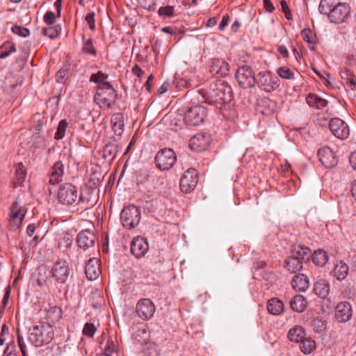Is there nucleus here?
<instances>
[{
	"mask_svg": "<svg viewBox=\"0 0 356 356\" xmlns=\"http://www.w3.org/2000/svg\"><path fill=\"white\" fill-rule=\"evenodd\" d=\"M54 327L46 322H37L29 329V341L35 347L50 343L54 339Z\"/></svg>",
	"mask_w": 356,
	"mask_h": 356,
	"instance_id": "1",
	"label": "nucleus"
},
{
	"mask_svg": "<svg viewBox=\"0 0 356 356\" xmlns=\"http://www.w3.org/2000/svg\"><path fill=\"white\" fill-rule=\"evenodd\" d=\"M117 98L118 93L111 83H104L97 86L95 101L100 107H113Z\"/></svg>",
	"mask_w": 356,
	"mask_h": 356,
	"instance_id": "2",
	"label": "nucleus"
},
{
	"mask_svg": "<svg viewBox=\"0 0 356 356\" xmlns=\"http://www.w3.org/2000/svg\"><path fill=\"white\" fill-rule=\"evenodd\" d=\"M233 98V92L231 86L225 82L215 84L214 88L207 97L206 102L211 105L217 103H229Z\"/></svg>",
	"mask_w": 356,
	"mask_h": 356,
	"instance_id": "3",
	"label": "nucleus"
},
{
	"mask_svg": "<svg viewBox=\"0 0 356 356\" xmlns=\"http://www.w3.org/2000/svg\"><path fill=\"white\" fill-rule=\"evenodd\" d=\"M350 13L351 8L348 3L338 2L326 15L331 23L341 24L346 22Z\"/></svg>",
	"mask_w": 356,
	"mask_h": 356,
	"instance_id": "4",
	"label": "nucleus"
},
{
	"mask_svg": "<svg viewBox=\"0 0 356 356\" xmlns=\"http://www.w3.org/2000/svg\"><path fill=\"white\" fill-rule=\"evenodd\" d=\"M120 219L124 227L131 229L136 227L140 220V211L134 205L125 207L120 213Z\"/></svg>",
	"mask_w": 356,
	"mask_h": 356,
	"instance_id": "5",
	"label": "nucleus"
},
{
	"mask_svg": "<svg viewBox=\"0 0 356 356\" xmlns=\"http://www.w3.org/2000/svg\"><path fill=\"white\" fill-rule=\"evenodd\" d=\"M207 115V108L204 106L198 104L186 110L184 120L187 125L197 126L204 122Z\"/></svg>",
	"mask_w": 356,
	"mask_h": 356,
	"instance_id": "6",
	"label": "nucleus"
},
{
	"mask_svg": "<svg viewBox=\"0 0 356 356\" xmlns=\"http://www.w3.org/2000/svg\"><path fill=\"white\" fill-rule=\"evenodd\" d=\"M278 82V78L268 71L259 72L255 76V83L268 92L275 90L279 86Z\"/></svg>",
	"mask_w": 356,
	"mask_h": 356,
	"instance_id": "7",
	"label": "nucleus"
},
{
	"mask_svg": "<svg viewBox=\"0 0 356 356\" xmlns=\"http://www.w3.org/2000/svg\"><path fill=\"white\" fill-rule=\"evenodd\" d=\"M238 86L243 88H251L255 85V76L252 69L248 65L239 67L235 74Z\"/></svg>",
	"mask_w": 356,
	"mask_h": 356,
	"instance_id": "8",
	"label": "nucleus"
},
{
	"mask_svg": "<svg viewBox=\"0 0 356 356\" xmlns=\"http://www.w3.org/2000/svg\"><path fill=\"white\" fill-rule=\"evenodd\" d=\"M176 160V154L170 148L160 150L155 157L156 166L161 170H170L175 165Z\"/></svg>",
	"mask_w": 356,
	"mask_h": 356,
	"instance_id": "9",
	"label": "nucleus"
},
{
	"mask_svg": "<svg viewBox=\"0 0 356 356\" xmlns=\"http://www.w3.org/2000/svg\"><path fill=\"white\" fill-rule=\"evenodd\" d=\"M198 182L197 172L195 168H189L181 176L179 187L181 192L190 193L193 191Z\"/></svg>",
	"mask_w": 356,
	"mask_h": 356,
	"instance_id": "10",
	"label": "nucleus"
},
{
	"mask_svg": "<svg viewBox=\"0 0 356 356\" xmlns=\"http://www.w3.org/2000/svg\"><path fill=\"white\" fill-rule=\"evenodd\" d=\"M58 197L62 204L72 205L77 201L78 191L72 184L65 183L60 186Z\"/></svg>",
	"mask_w": 356,
	"mask_h": 356,
	"instance_id": "11",
	"label": "nucleus"
},
{
	"mask_svg": "<svg viewBox=\"0 0 356 356\" xmlns=\"http://www.w3.org/2000/svg\"><path fill=\"white\" fill-rule=\"evenodd\" d=\"M136 312L144 321L151 319L155 312V305L149 298H142L136 304Z\"/></svg>",
	"mask_w": 356,
	"mask_h": 356,
	"instance_id": "12",
	"label": "nucleus"
},
{
	"mask_svg": "<svg viewBox=\"0 0 356 356\" xmlns=\"http://www.w3.org/2000/svg\"><path fill=\"white\" fill-rule=\"evenodd\" d=\"M329 129L336 138L341 140L346 139L350 135L349 126L338 118L331 119L329 122Z\"/></svg>",
	"mask_w": 356,
	"mask_h": 356,
	"instance_id": "13",
	"label": "nucleus"
},
{
	"mask_svg": "<svg viewBox=\"0 0 356 356\" xmlns=\"http://www.w3.org/2000/svg\"><path fill=\"white\" fill-rule=\"evenodd\" d=\"M70 273V268L65 261H56L51 269V275L56 281L63 284L66 282Z\"/></svg>",
	"mask_w": 356,
	"mask_h": 356,
	"instance_id": "14",
	"label": "nucleus"
},
{
	"mask_svg": "<svg viewBox=\"0 0 356 356\" xmlns=\"http://www.w3.org/2000/svg\"><path fill=\"white\" fill-rule=\"evenodd\" d=\"M26 213V207L22 206L18 201L14 202L10 207V225L18 229L21 226Z\"/></svg>",
	"mask_w": 356,
	"mask_h": 356,
	"instance_id": "15",
	"label": "nucleus"
},
{
	"mask_svg": "<svg viewBox=\"0 0 356 356\" xmlns=\"http://www.w3.org/2000/svg\"><path fill=\"white\" fill-rule=\"evenodd\" d=\"M97 241L96 235L89 229L80 232L76 237V242L79 247L84 250L94 247Z\"/></svg>",
	"mask_w": 356,
	"mask_h": 356,
	"instance_id": "16",
	"label": "nucleus"
},
{
	"mask_svg": "<svg viewBox=\"0 0 356 356\" xmlns=\"http://www.w3.org/2000/svg\"><path fill=\"white\" fill-rule=\"evenodd\" d=\"M210 136L207 133H198L193 136L189 143L191 149L195 152L205 150L209 145Z\"/></svg>",
	"mask_w": 356,
	"mask_h": 356,
	"instance_id": "17",
	"label": "nucleus"
},
{
	"mask_svg": "<svg viewBox=\"0 0 356 356\" xmlns=\"http://www.w3.org/2000/svg\"><path fill=\"white\" fill-rule=\"evenodd\" d=\"M318 156L321 163L327 168H333L338 163V159L334 153L328 147L319 149Z\"/></svg>",
	"mask_w": 356,
	"mask_h": 356,
	"instance_id": "18",
	"label": "nucleus"
},
{
	"mask_svg": "<svg viewBox=\"0 0 356 356\" xmlns=\"http://www.w3.org/2000/svg\"><path fill=\"white\" fill-rule=\"evenodd\" d=\"M352 314V307L348 302H341L335 308V318L339 323L348 322L351 318Z\"/></svg>",
	"mask_w": 356,
	"mask_h": 356,
	"instance_id": "19",
	"label": "nucleus"
},
{
	"mask_svg": "<svg viewBox=\"0 0 356 356\" xmlns=\"http://www.w3.org/2000/svg\"><path fill=\"white\" fill-rule=\"evenodd\" d=\"M149 249L147 241L140 236L134 238L131 244V252L136 258H141L145 255Z\"/></svg>",
	"mask_w": 356,
	"mask_h": 356,
	"instance_id": "20",
	"label": "nucleus"
},
{
	"mask_svg": "<svg viewBox=\"0 0 356 356\" xmlns=\"http://www.w3.org/2000/svg\"><path fill=\"white\" fill-rule=\"evenodd\" d=\"M119 149V143L115 138L111 137L103 149V158L111 162L115 158Z\"/></svg>",
	"mask_w": 356,
	"mask_h": 356,
	"instance_id": "21",
	"label": "nucleus"
},
{
	"mask_svg": "<svg viewBox=\"0 0 356 356\" xmlns=\"http://www.w3.org/2000/svg\"><path fill=\"white\" fill-rule=\"evenodd\" d=\"M85 273L89 280H95L101 273L99 261L97 258L90 259L86 264Z\"/></svg>",
	"mask_w": 356,
	"mask_h": 356,
	"instance_id": "22",
	"label": "nucleus"
},
{
	"mask_svg": "<svg viewBox=\"0 0 356 356\" xmlns=\"http://www.w3.org/2000/svg\"><path fill=\"white\" fill-rule=\"evenodd\" d=\"M64 165L61 161H56L50 170L49 184L56 185L61 182L64 175Z\"/></svg>",
	"mask_w": 356,
	"mask_h": 356,
	"instance_id": "23",
	"label": "nucleus"
},
{
	"mask_svg": "<svg viewBox=\"0 0 356 356\" xmlns=\"http://www.w3.org/2000/svg\"><path fill=\"white\" fill-rule=\"evenodd\" d=\"M211 72L219 76H225L229 71V64L221 59H214L211 65Z\"/></svg>",
	"mask_w": 356,
	"mask_h": 356,
	"instance_id": "24",
	"label": "nucleus"
},
{
	"mask_svg": "<svg viewBox=\"0 0 356 356\" xmlns=\"http://www.w3.org/2000/svg\"><path fill=\"white\" fill-rule=\"evenodd\" d=\"M330 284L325 279H318L314 283V293L323 299H325L327 297L330 293Z\"/></svg>",
	"mask_w": 356,
	"mask_h": 356,
	"instance_id": "25",
	"label": "nucleus"
},
{
	"mask_svg": "<svg viewBox=\"0 0 356 356\" xmlns=\"http://www.w3.org/2000/svg\"><path fill=\"white\" fill-rule=\"evenodd\" d=\"M291 286L296 291H305L309 286V278L305 274H297L291 281Z\"/></svg>",
	"mask_w": 356,
	"mask_h": 356,
	"instance_id": "26",
	"label": "nucleus"
},
{
	"mask_svg": "<svg viewBox=\"0 0 356 356\" xmlns=\"http://www.w3.org/2000/svg\"><path fill=\"white\" fill-rule=\"evenodd\" d=\"M306 102L310 107L323 109L327 106L328 102L316 94L309 93L306 97Z\"/></svg>",
	"mask_w": 356,
	"mask_h": 356,
	"instance_id": "27",
	"label": "nucleus"
},
{
	"mask_svg": "<svg viewBox=\"0 0 356 356\" xmlns=\"http://www.w3.org/2000/svg\"><path fill=\"white\" fill-rule=\"evenodd\" d=\"M287 337L292 342L300 343L305 337V330L300 325H295L289 330Z\"/></svg>",
	"mask_w": 356,
	"mask_h": 356,
	"instance_id": "28",
	"label": "nucleus"
},
{
	"mask_svg": "<svg viewBox=\"0 0 356 356\" xmlns=\"http://www.w3.org/2000/svg\"><path fill=\"white\" fill-rule=\"evenodd\" d=\"M310 251L311 250L309 247L302 243H300L293 246L291 248V255L303 261L305 260H309L307 256Z\"/></svg>",
	"mask_w": 356,
	"mask_h": 356,
	"instance_id": "29",
	"label": "nucleus"
},
{
	"mask_svg": "<svg viewBox=\"0 0 356 356\" xmlns=\"http://www.w3.org/2000/svg\"><path fill=\"white\" fill-rule=\"evenodd\" d=\"M311 257L313 263L318 267H323L329 259L327 253L323 249L315 250Z\"/></svg>",
	"mask_w": 356,
	"mask_h": 356,
	"instance_id": "30",
	"label": "nucleus"
},
{
	"mask_svg": "<svg viewBox=\"0 0 356 356\" xmlns=\"http://www.w3.org/2000/svg\"><path fill=\"white\" fill-rule=\"evenodd\" d=\"M342 83L351 90H354L356 88V76L349 70H345L340 72Z\"/></svg>",
	"mask_w": 356,
	"mask_h": 356,
	"instance_id": "31",
	"label": "nucleus"
},
{
	"mask_svg": "<svg viewBox=\"0 0 356 356\" xmlns=\"http://www.w3.org/2000/svg\"><path fill=\"white\" fill-rule=\"evenodd\" d=\"M307 302L302 295L295 296L290 302L291 308L296 312L301 313L307 308Z\"/></svg>",
	"mask_w": 356,
	"mask_h": 356,
	"instance_id": "32",
	"label": "nucleus"
},
{
	"mask_svg": "<svg viewBox=\"0 0 356 356\" xmlns=\"http://www.w3.org/2000/svg\"><path fill=\"white\" fill-rule=\"evenodd\" d=\"M283 302L276 298L270 299L267 302V309L273 315H280L284 310Z\"/></svg>",
	"mask_w": 356,
	"mask_h": 356,
	"instance_id": "33",
	"label": "nucleus"
},
{
	"mask_svg": "<svg viewBox=\"0 0 356 356\" xmlns=\"http://www.w3.org/2000/svg\"><path fill=\"white\" fill-rule=\"evenodd\" d=\"M302 261L293 255H291L284 261L285 267L291 273H296V271L302 269Z\"/></svg>",
	"mask_w": 356,
	"mask_h": 356,
	"instance_id": "34",
	"label": "nucleus"
},
{
	"mask_svg": "<svg viewBox=\"0 0 356 356\" xmlns=\"http://www.w3.org/2000/svg\"><path fill=\"white\" fill-rule=\"evenodd\" d=\"M26 177V171L22 163H17L15 168V179L13 181V187L17 188L22 184Z\"/></svg>",
	"mask_w": 356,
	"mask_h": 356,
	"instance_id": "35",
	"label": "nucleus"
},
{
	"mask_svg": "<svg viewBox=\"0 0 356 356\" xmlns=\"http://www.w3.org/2000/svg\"><path fill=\"white\" fill-rule=\"evenodd\" d=\"M62 318V309L58 307H50L46 314V318L48 321V323H55L58 322Z\"/></svg>",
	"mask_w": 356,
	"mask_h": 356,
	"instance_id": "36",
	"label": "nucleus"
},
{
	"mask_svg": "<svg viewBox=\"0 0 356 356\" xmlns=\"http://www.w3.org/2000/svg\"><path fill=\"white\" fill-rule=\"evenodd\" d=\"M113 130L118 136H121L124 130V118L121 113H117L112 118Z\"/></svg>",
	"mask_w": 356,
	"mask_h": 356,
	"instance_id": "37",
	"label": "nucleus"
},
{
	"mask_svg": "<svg viewBox=\"0 0 356 356\" xmlns=\"http://www.w3.org/2000/svg\"><path fill=\"white\" fill-rule=\"evenodd\" d=\"M348 266L343 261H340L337 264L334 268V276L338 280H344L348 274Z\"/></svg>",
	"mask_w": 356,
	"mask_h": 356,
	"instance_id": "38",
	"label": "nucleus"
},
{
	"mask_svg": "<svg viewBox=\"0 0 356 356\" xmlns=\"http://www.w3.org/2000/svg\"><path fill=\"white\" fill-rule=\"evenodd\" d=\"M300 343V348L305 355L312 353L316 347L315 341L311 337H305Z\"/></svg>",
	"mask_w": 356,
	"mask_h": 356,
	"instance_id": "39",
	"label": "nucleus"
},
{
	"mask_svg": "<svg viewBox=\"0 0 356 356\" xmlns=\"http://www.w3.org/2000/svg\"><path fill=\"white\" fill-rule=\"evenodd\" d=\"M301 35L304 41L308 43V47L311 50L315 49L316 36L313 34L310 29H304L301 31Z\"/></svg>",
	"mask_w": 356,
	"mask_h": 356,
	"instance_id": "40",
	"label": "nucleus"
},
{
	"mask_svg": "<svg viewBox=\"0 0 356 356\" xmlns=\"http://www.w3.org/2000/svg\"><path fill=\"white\" fill-rule=\"evenodd\" d=\"M60 31L61 26L60 24L49 25L48 27L44 28L42 30L43 34L51 39L56 38L60 33Z\"/></svg>",
	"mask_w": 356,
	"mask_h": 356,
	"instance_id": "41",
	"label": "nucleus"
},
{
	"mask_svg": "<svg viewBox=\"0 0 356 356\" xmlns=\"http://www.w3.org/2000/svg\"><path fill=\"white\" fill-rule=\"evenodd\" d=\"M338 2L339 0H321L318 10L321 14L326 15Z\"/></svg>",
	"mask_w": 356,
	"mask_h": 356,
	"instance_id": "42",
	"label": "nucleus"
},
{
	"mask_svg": "<svg viewBox=\"0 0 356 356\" xmlns=\"http://www.w3.org/2000/svg\"><path fill=\"white\" fill-rule=\"evenodd\" d=\"M16 51V48L13 43L10 42H5L0 47V58H5L12 52Z\"/></svg>",
	"mask_w": 356,
	"mask_h": 356,
	"instance_id": "43",
	"label": "nucleus"
},
{
	"mask_svg": "<svg viewBox=\"0 0 356 356\" xmlns=\"http://www.w3.org/2000/svg\"><path fill=\"white\" fill-rule=\"evenodd\" d=\"M82 52L83 54H90L94 57L97 56V51L93 45L92 40L91 38L83 41Z\"/></svg>",
	"mask_w": 356,
	"mask_h": 356,
	"instance_id": "44",
	"label": "nucleus"
},
{
	"mask_svg": "<svg viewBox=\"0 0 356 356\" xmlns=\"http://www.w3.org/2000/svg\"><path fill=\"white\" fill-rule=\"evenodd\" d=\"M68 127V122L66 120H62L58 123L54 138L57 140H61L65 137L66 129Z\"/></svg>",
	"mask_w": 356,
	"mask_h": 356,
	"instance_id": "45",
	"label": "nucleus"
},
{
	"mask_svg": "<svg viewBox=\"0 0 356 356\" xmlns=\"http://www.w3.org/2000/svg\"><path fill=\"white\" fill-rule=\"evenodd\" d=\"M108 75L103 73L102 71H99L96 74H92L90 77V81L98 83V85H103L104 83H109L106 80L108 79Z\"/></svg>",
	"mask_w": 356,
	"mask_h": 356,
	"instance_id": "46",
	"label": "nucleus"
},
{
	"mask_svg": "<svg viewBox=\"0 0 356 356\" xmlns=\"http://www.w3.org/2000/svg\"><path fill=\"white\" fill-rule=\"evenodd\" d=\"M262 105L264 107H268L266 111H262V113L266 115H270L275 111L277 108L276 102L271 100L268 98L264 99L262 100Z\"/></svg>",
	"mask_w": 356,
	"mask_h": 356,
	"instance_id": "47",
	"label": "nucleus"
},
{
	"mask_svg": "<svg viewBox=\"0 0 356 356\" xmlns=\"http://www.w3.org/2000/svg\"><path fill=\"white\" fill-rule=\"evenodd\" d=\"M277 73L282 79L289 80L295 79L294 73L286 66L279 67L277 70Z\"/></svg>",
	"mask_w": 356,
	"mask_h": 356,
	"instance_id": "48",
	"label": "nucleus"
},
{
	"mask_svg": "<svg viewBox=\"0 0 356 356\" xmlns=\"http://www.w3.org/2000/svg\"><path fill=\"white\" fill-rule=\"evenodd\" d=\"M97 328L92 323H86L83 329V334L88 337H93Z\"/></svg>",
	"mask_w": 356,
	"mask_h": 356,
	"instance_id": "49",
	"label": "nucleus"
},
{
	"mask_svg": "<svg viewBox=\"0 0 356 356\" xmlns=\"http://www.w3.org/2000/svg\"><path fill=\"white\" fill-rule=\"evenodd\" d=\"M117 346L113 341L108 340L104 348V356H112V353L116 350Z\"/></svg>",
	"mask_w": 356,
	"mask_h": 356,
	"instance_id": "50",
	"label": "nucleus"
},
{
	"mask_svg": "<svg viewBox=\"0 0 356 356\" xmlns=\"http://www.w3.org/2000/svg\"><path fill=\"white\" fill-rule=\"evenodd\" d=\"M140 6L149 11H154L156 8V0H138Z\"/></svg>",
	"mask_w": 356,
	"mask_h": 356,
	"instance_id": "51",
	"label": "nucleus"
},
{
	"mask_svg": "<svg viewBox=\"0 0 356 356\" xmlns=\"http://www.w3.org/2000/svg\"><path fill=\"white\" fill-rule=\"evenodd\" d=\"M12 31L22 37H27L30 35V31L28 29L24 28L22 26L15 25L12 27Z\"/></svg>",
	"mask_w": 356,
	"mask_h": 356,
	"instance_id": "52",
	"label": "nucleus"
},
{
	"mask_svg": "<svg viewBox=\"0 0 356 356\" xmlns=\"http://www.w3.org/2000/svg\"><path fill=\"white\" fill-rule=\"evenodd\" d=\"M158 14L163 17H172L174 15V7L171 6L161 7L159 9Z\"/></svg>",
	"mask_w": 356,
	"mask_h": 356,
	"instance_id": "53",
	"label": "nucleus"
},
{
	"mask_svg": "<svg viewBox=\"0 0 356 356\" xmlns=\"http://www.w3.org/2000/svg\"><path fill=\"white\" fill-rule=\"evenodd\" d=\"M56 15L53 11H47L43 17L44 22L47 25H53L56 21Z\"/></svg>",
	"mask_w": 356,
	"mask_h": 356,
	"instance_id": "54",
	"label": "nucleus"
},
{
	"mask_svg": "<svg viewBox=\"0 0 356 356\" xmlns=\"http://www.w3.org/2000/svg\"><path fill=\"white\" fill-rule=\"evenodd\" d=\"M90 200L88 197H84L83 195H78L77 201L75 202L76 204H82L81 208L85 207V209H88L89 207H92L91 204L89 206Z\"/></svg>",
	"mask_w": 356,
	"mask_h": 356,
	"instance_id": "55",
	"label": "nucleus"
},
{
	"mask_svg": "<svg viewBox=\"0 0 356 356\" xmlns=\"http://www.w3.org/2000/svg\"><path fill=\"white\" fill-rule=\"evenodd\" d=\"M85 19L89 25L90 29L94 31L95 29V13H88Z\"/></svg>",
	"mask_w": 356,
	"mask_h": 356,
	"instance_id": "56",
	"label": "nucleus"
},
{
	"mask_svg": "<svg viewBox=\"0 0 356 356\" xmlns=\"http://www.w3.org/2000/svg\"><path fill=\"white\" fill-rule=\"evenodd\" d=\"M15 345L13 342L8 344L6 348L3 352V356H17L15 352Z\"/></svg>",
	"mask_w": 356,
	"mask_h": 356,
	"instance_id": "57",
	"label": "nucleus"
},
{
	"mask_svg": "<svg viewBox=\"0 0 356 356\" xmlns=\"http://www.w3.org/2000/svg\"><path fill=\"white\" fill-rule=\"evenodd\" d=\"M17 342H18V345L20 348V350L22 353V356H28V353L26 351V346L24 341V339L19 334H17Z\"/></svg>",
	"mask_w": 356,
	"mask_h": 356,
	"instance_id": "58",
	"label": "nucleus"
},
{
	"mask_svg": "<svg viewBox=\"0 0 356 356\" xmlns=\"http://www.w3.org/2000/svg\"><path fill=\"white\" fill-rule=\"evenodd\" d=\"M67 74V70L65 69H60L57 72L56 74V78L58 82L62 83L65 79L66 75Z\"/></svg>",
	"mask_w": 356,
	"mask_h": 356,
	"instance_id": "59",
	"label": "nucleus"
},
{
	"mask_svg": "<svg viewBox=\"0 0 356 356\" xmlns=\"http://www.w3.org/2000/svg\"><path fill=\"white\" fill-rule=\"evenodd\" d=\"M131 72L139 78H141L145 75V72L140 67L138 64H136L133 67Z\"/></svg>",
	"mask_w": 356,
	"mask_h": 356,
	"instance_id": "60",
	"label": "nucleus"
},
{
	"mask_svg": "<svg viewBox=\"0 0 356 356\" xmlns=\"http://www.w3.org/2000/svg\"><path fill=\"white\" fill-rule=\"evenodd\" d=\"M10 291H11L10 286H8L6 288L5 293H4L3 298V300H2V305H3V307H6V305L8 304V299H9L10 294Z\"/></svg>",
	"mask_w": 356,
	"mask_h": 356,
	"instance_id": "61",
	"label": "nucleus"
},
{
	"mask_svg": "<svg viewBox=\"0 0 356 356\" xmlns=\"http://www.w3.org/2000/svg\"><path fill=\"white\" fill-rule=\"evenodd\" d=\"M264 6L266 11L272 13L275 10V8L270 0H263Z\"/></svg>",
	"mask_w": 356,
	"mask_h": 356,
	"instance_id": "62",
	"label": "nucleus"
},
{
	"mask_svg": "<svg viewBox=\"0 0 356 356\" xmlns=\"http://www.w3.org/2000/svg\"><path fill=\"white\" fill-rule=\"evenodd\" d=\"M229 20V15H225L223 16L222 21L220 22L219 26H218V30L222 31L225 29V26L228 24Z\"/></svg>",
	"mask_w": 356,
	"mask_h": 356,
	"instance_id": "63",
	"label": "nucleus"
},
{
	"mask_svg": "<svg viewBox=\"0 0 356 356\" xmlns=\"http://www.w3.org/2000/svg\"><path fill=\"white\" fill-rule=\"evenodd\" d=\"M349 161L353 168L356 170V152H354L350 154Z\"/></svg>",
	"mask_w": 356,
	"mask_h": 356,
	"instance_id": "64",
	"label": "nucleus"
}]
</instances>
